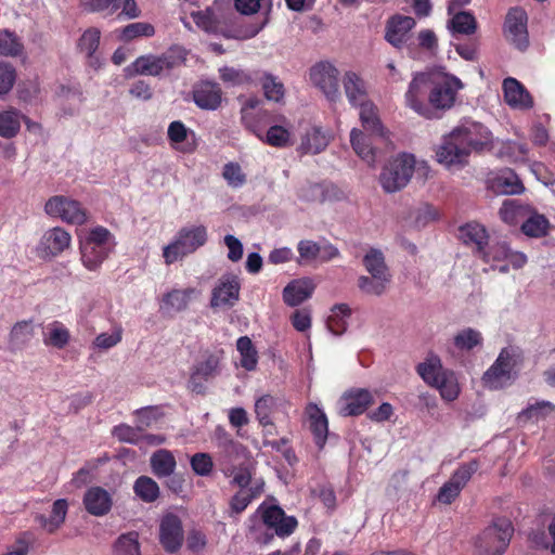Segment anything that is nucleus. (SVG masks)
Here are the masks:
<instances>
[{"instance_id":"nucleus-1","label":"nucleus","mask_w":555,"mask_h":555,"mask_svg":"<svg viewBox=\"0 0 555 555\" xmlns=\"http://www.w3.org/2000/svg\"><path fill=\"white\" fill-rule=\"evenodd\" d=\"M208 241L207 227L201 223L186 224L178 230L172 240L163 247V259L167 266L181 261L195 253Z\"/></svg>"},{"instance_id":"nucleus-2","label":"nucleus","mask_w":555,"mask_h":555,"mask_svg":"<svg viewBox=\"0 0 555 555\" xmlns=\"http://www.w3.org/2000/svg\"><path fill=\"white\" fill-rule=\"evenodd\" d=\"M116 246L115 236L103 227H95L80 241L81 262L90 271L98 270Z\"/></svg>"},{"instance_id":"nucleus-3","label":"nucleus","mask_w":555,"mask_h":555,"mask_svg":"<svg viewBox=\"0 0 555 555\" xmlns=\"http://www.w3.org/2000/svg\"><path fill=\"white\" fill-rule=\"evenodd\" d=\"M464 88L463 82L456 76L443 70L430 73V89L428 91L427 104L433 109L435 118L437 112H446L453 107L460 90Z\"/></svg>"},{"instance_id":"nucleus-4","label":"nucleus","mask_w":555,"mask_h":555,"mask_svg":"<svg viewBox=\"0 0 555 555\" xmlns=\"http://www.w3.org/2000/svg\"><path fill=\"white\" fill-rule=\"evenodd\" d=\"M416 166L414 155L402 153L391 158L379 175V183L387 193L403 189L411 180Z\"/></svg>"},{"instance_id":"nucleus-5","label":"nucleus","mask_w":555,"mask_h":555,"mask_svg":"<svg viewBox=\"0 0 555 555\" xmlns=\"http://www.w3.org/2000/svg\"><path fill=\"white\" fill-rule=\"evenodd\" d=\"M514 529L509 519L495 518L476 540L478 555H502L513 535Z\"/></svg>"},{"instance_id":"nucleus-6","label":"nucleus","mask_w":555,"mask_h":555,"mask_svg":"<svg viewBox=\"0 0 555 555\" xmlns=\"http://www.w3.org/2000/svg\"><path fill=\"white\" fill-rule=\"evenodd\" d=\"M182 62L181 55L169 50L163 54H145L139 56L125 68L126 77L160 76L169 73Z\"/></svg>"},{"instance_id":"nucleus-7","label":"nucleus","mask_w":555,"mask_h":555,"mask_svg":"<svg viewBox=\"0 0 555 555\" xmlns=\"http://www.w3.org/2000/svg\"><path fill=\"white\" fill-rule=\"evenodd\" d=\"M309 80L327 101L336 103L340 100L339 70L333 63L328 61L315 63L309 69Z\"/></svg>"},{"instance_id":"nucleus-8","label":"nucleus","mask_w":555,"mask_h":555,"mask_svg":"<svg viewBox=\"0 0 555 555\" xmlns=\"http://www.w3.org/2000/svg\"><path fill=\"white\" fill-rule=\"evenodd\" d=\"M517 357L513 348L501 350L495 362L485 372L482 380L490 389H500L509 385L516 376Z\"/></svg>"},{"instance_id":"nucleus-9","label":"nucleus","mask_w":555,"mask_h":555,"mask_svg":"<svg viewBox=\"0 0 555 555\" xmlns=\"http://www.w3.org/2000/svg\"><path fill=\"white\" fill-rule=\"evenodd\" d=\"M452 131L470 154L491 147L494 139L487 126L473 119L462 120Z\"/></svg>"},{"instance_id":"nucleus-10","label":"nucleus","mask_w":555,"mask_h":555,"mask_svg":"<svg viewBox=\"0 0 555 555\" xmlns=\"http://www.w3.org/2000/svg\"><path fill=\"white\" fill-rule=\"evenodd\" d=\"M454 135L453 131L442 137L436 147V159L449 170H459L467 165L470 153Z\"/></svg>"},{"instance_id":"nucleus-11","label":"nucleus","mask_w":555,"mask_h":555,"mask_svg":"<svg viewBox=\"0 0 555 555\" xmlns=\"http://www.w3.org/2000/svg\"><path fill=\"white\" fill-rule=\"evenodd\" d=\"M430 89V73H415L404 94L405 105L417 115L427 119L435 118L433 109L425 101V94Z\"/></svg>"},{"instance_id":"nucleus-12","label":"nucleus","mask_w":555,"mask_h":555,"mask_svg":"<svg viewBox=\"0 0 555 555\" xmlns=\"http://www.w3.org/2000/svg\"><path fill=\"white\" fill-rule=\"evenodd\" d=\"M198 294V291L194 287L170 288L159 297L158 311L163 317L172 319L188 310L190 304Z\"/></svg>"},{"instance_id":"nucleus-13","label":"nucleus","mask_w":555,"mask_h":555,"mask_svg":"<svg viewBox=\"0 0 555 555\" xmlns=\"http://www.w3.org/2000/svg\"><path fill=\"white\" fill-rule=\"evenodd\" d=\"M241 282L237 275H221L211 291L210 307L232 308L240 299Z\"/></svg>"},{"instance_id":"nucleus-14","label":"nucleus","mask_w":555,"mask_h":555,"mask_svg":"<svg viewBox=\"0 0 555 555\" xmlns=\"http://www.w3.org/2000/svg\"><path fill=\"white\" fill-rule=\"evenodd\" d=\"M477 469L478 463L476 461L460 466L450 479L439 489L437 501L444 505L451 504L460 495L461 491Z\"/></svg>"},{"instance_id":"nucleus-15","label":"nucleus","mask_w":555,"mask_h":555,"mask_svg":"<svg viewBox=\"0 0 555 555\" xmlns=\"http://www.w3.org/2000/svg\"><path fill=\"white\" fill-rule=\"evenodd\" d=\"M46 212L51 217L61 218L72 224H83L87 221V212L77 201L56 195L51 197L44 206Z\"/></svg>"},{"instance_id":"nucleus-16","label":"nucleus","mask_w":555,"mask_h":555,"mask_svg":"<svg viewBox=\"0 0 555 555\" xmlns=\"http://www.w3.org/2000/svg\"><path fill=\"white\" fill-rule=\"evenodd\" d=\"M263 524L274 529L275 534L285 538L291 535L297 527V519L293 516H286L284 511L276 505L261 504L256 512Z\"/></svg>"},{"instance_id":"nucleus-17","label":"nucleus","mask_w":555,"mask_h":555,"mask_svg":"<svg viewBox=\"0 0 555 555\" xmlns=\"http://www.w3.org/2000/svg\"><path fill=\"white\" fill-rule=\"evenodd\" d=\"M231 10L227 0H215L211 7L204 11L192 12L194 23L207 33H217L219 27L228 23V13Z\"/></svg>"},{"instance_id":"nucleus-18","label":"nucleus","mask_w":555,"mask_h":555,"mask_svg":"<svg viewBox=\"0 0 555 555\" xmlns=\"http://www.w3.org/2000/svg\"><path fill=\"white\" fill-rule=\"evenodd\" d=\"M70 234L60 227L47 230L37 246V253L41 258H54L70 247Z\"/></svg>"},{"instance_id":"nucleus-19","label":"nucleus","mask_w":555,"mask_h":555,"mask_svg":"<svg viewBox=\"0 0 555 555\" xmlns=\"http://www.w3.org/2000/svg\"><path fill=\"white\" fill-rule=\"evenodd\" d=\"M183 527L181 518L168 512L163 515L159 521V542L169 552H177L183 542Z\"/></svg>"},{"instance_id":"nucleus-20","label":"nucleus","mask_w":555,"mask_h":555,"mask_svg":"<svg viewBox=\"0 0 555 555\" xmlns=\"http://www.w3.org/2000/svg\"><path fill=\"white\" fill-rule=\"evenodd\" d=\"M299 263L313 261L326 262L339 256V250L332 244H319L311 240H302L297 245Z\"/></svg>"},{"instance_id":"nucleus-21","label":"nucleus","mask_w":555,"mask_h":555,"mask_svg":"<svg viewBox=\"0 0 555 555\" xmlns=\"http://www.w3.org/2000/svg\"><path fill=\"white\" fill-rule=\"evenodd\" d=\"M505 34L519 50L528 46L527 14L520 8L509 10L505 21Z\"/></svg>"},{"instance_id":"nucleus-22","label":"nucleus","mask_w":555,"mask_h":555,"mask_svg":"<svg viewBox=\"0 0 555 555\" xmlns=\"http://www.w3.org/2000/svg\"><path fill=\"white\" fill-rule=\"evenodd\" d=\"M415 24V20L411 16H392L386 24V41L396 49H402L408 42Z\"/></svg>"},{"instance_id":"nucleus-23","label":"nucleus","mask_w":555,"mask_h":555,"mask_svg":"<svg viewBox=\"0 0 555 555\" xmlns=\"http://www.w3.org/2000/svg\"><path fill=\"white\" fill-rule=\"evenodd\" d=\"M482 333L474 327H463L454 333L450 341L451 353L467 354L483 347Z\"/></svg>"},{"instance_id":"nucleus-24","label":"nucleus","mask_w":555,"mask_h":555,"mask_svg":"<svg viewBox=\"0 0 555 555\" xmlns=\"http://www.w3.org/2000/svg\"><path fill=\"white\" fill-rule=\"evenodd\" d=\"M220 359L217 354H208L198 361L192 371L189 385L193 391L202 392L204 383L215 377L218 373Z\"/></svg>"},{"instance_id":"nucleus-25","label":"nucleus","mask_w":555,"mask_h":555,"mask_svg":"<svg viewBox=\"0 0 555 555\" xmlns=\"http://www.w3.org/2000/svg\"><path fill=\"white\" fill-rule=\"evenodd\" d=\"M170 146L181 153H192L196 149V134L185 125L176 120L169 124L167 130Z\"/></svg>"},{"instance_id":"nucleus-26","label":"nucleus","mask_w":555,"mask_h":555,"mask_svg":"<svg viewBox=\"0 0 555 555\" xmlns=\"http://www.w3.org/2000/svg\"><path fill=\"white\" fill-rule=\"evenodd\" d=\"M82 503L90 515L101 517L111 511L113 499L108 491L95 486L85 492Z\"/></svg>"},{"instance_id":"nucleus-27","label":"nucleus","mask_w":555,"mask_h":555,"mask_svg":"<svg viewBox=\"0 0 555 555\" xmlns=\"http://www.w3.org/2000/svg\"><path fill=\"white\" fill-rule=\"evenodd\" d=\"M503 93L505 102L516 109H528L532 107L533 101L525 87L515 78H506L503 81Z\"/></svg>"},{"instance_id":"nucleus-28","label":"nucleus","mask_w":555,"mask_h":555,"mask_svg":"<svg viewBox=\"0 0 555 555\" xmlns=\"http://www.w3.org/2000/svg\"><path fill=\"white\" fill-rule=\"evenodd\" d=\"M315 284L310 278L294 280L283 291V299L286 305L296 307L311 297Z\"/></svg>"},{"instance_id":"nucleus-29","label":"nucleus","mask_w":555,"mask_h":555,"mask_svg":"<svg viewBox=\"0 0 555 555\" xmlns=\"http://www.w3.org/2000/svg\"><path fill=\"white\" fill-rule=\"evenodd\" d=\"M372 393L366 389L346 392L340 401V413L346 416L362 414L372 403Z\"/></svg>"},{"instance_id":"nucleus-30","label":"nucleus","mask_w":555,"mask_h":555,"mask_svg":"<svg viewBox=\"0 0 555 555\" xmlns=\"http://www.w3.org/2000/svg\"><path fill=\"white\" fill-rule=\"evenodd\" d=\"M154 413L152 408H145L137 411L138 416V428H133L126 424H120L115 426L113 429V436L116 437L119 441L128 442V443H137L139 441V430L144 429L151 425V417Z\"/></svg>"},{"instance_id":"nucleus-31","label":"nucleus","mask_w":555,"mask_h":555,"mask_svg":"<svg viewBox=\"0 0 555 555\" xmlns=\"http://www.w3.org/2000/svg\"><path fill=\"white\" fill-rule=\"evenodd\" d=\"M343 86L348 102L357 106L367 101V88L363 78L356 72L348 70L343 77Z\"/></svg>"},{"instance_id":"nucleus-32","label":"nucleus","mask_w":555,"mask_h":555,"mask_svg":"<svg viewBox=\"0 0 555 555\" xmlns=\"http://www.w3.org/2000/svg\"><path fill=\"white\" fill-rule=\"evenodd\" d=\"M460 237L466 244L476 249L480 256L488 246V231L478 222H468L460 228Z\"/></svg>"},{"instance_id":"nucleus-33","label":"nucleus","mask_w":555,"mask_h":555,"mask_svg":"<svg viewBox=\"0 0 555 555\" xmlns=\"http://www.w3.org/2000/svg\"><path fill=\"white\" fill-rule=\"evenodd\" d=\"M521 232L533 238L544 237L551 229L550 220L542 214L538 212L533 207H529L526 217L521 223Z\"/></svg>"},{"instance_id":"nucleus-34","label":"nucleus","mask_w":555,"mask_h":555,"mask_svg":"<svg viewBox=\"0 0 555 555\" xmlns=\"http://www.w3.org/2000/svg\"><path fill=\"white\" fill-rule=\"evenodd\" d=\"M306 413L309 418V426L314 436L315 443L322 448L326 441L328 423L325 413L314 403H310Z\"/></svg>"},{"instance_id":"nucleus-35","label":"nucleus","mask_w":555,"mask_h":555,"mask_svg":"<svg viewBox=\"0 0 555 555\" xmlns=\"http://www.w3.org/2000/svg\"><path fill=\"white\" fill-rule=\"evenodd\" d=\"M356 107L360 108L359 116L365 130L371 131L372 134L380 138H388V131L382 125L377 114V108L371 101L367 100Z\"/></svg>"},{"instance_id":"nucleus-36","label":"nucleus","mask_w":555,"mask_h":555,"mask_svg":"<svg viewBox=\"0 0 555 555\" xmlns=\"http://www.w3.org/2000/svg\"><path fill=\"white\" fill-rule=\"evenodd\" d=\"M195 104L203 109H217L221 103V91L212 82L201 83L193 93Z\"/></svg>"},{"instance_id":"nucleus-37","label":"nucleus","mask_w":555,"mask_h":555,"mask_svg":"<svg viewBox=\"0 0 555 555\" xmlns=\"http://www.w3.org/2000/svg\"><path fill=\"white\" fill-rule=\"evenodd\" d=\"M330 141L327 132L320 127H311L302 135L299 150L305 154H319L326 149Z\"/></svg>"},{"instance_id":"nucleus-38","label":"nucleus","mask_w":555,"mask_h":555,"mask_svg":"<svg viewBox=\"0 0 555 555\" xmlns=\"http://www.w3.org/2000/svg\"><path fill=\"white\" fill-rule=\"evenodd\" d=\"M261 142L273 146L283 149L289 145L291 133L282 126H271L267 132H263L260 125L250 130Z\"/></svg>"},{"instance_id":"nucleus-39","label":"nucleus","mask_w":555,"mask_h":555,"mask_svg":"<svg viewBox=\"0 0 555 555\" xmlns=\"http://www.w3.org/2000/svg\"><path fill=\"white\" fill-rule=\"evenodd\" d=\"M67 509V501L59 499L53 503L50 516L39 515L36 519L47 532L53 533L64 524Z\"/></svg>"},{"instance_id":"nucleus-40","label":"nucleus","mask_w":555,"mask_h":555,"mask_svg":"<svg viewBox=\"0 0 555 555\" xmlns=\"http://www.w3.org/2000/svg\"><path fill=\"white\" fill-rule=\"evenodd\" d=\"M150 464L153 474L157 478L170 477L176 467V457L169 450L160 449L151 455Z\"/></svg>"},{"instance_id":"nucleus-41","label":"nucleus","mask_w":555,"mask_h":555,"mask_svg":"<svg viewBox=\"0 0 555 555\" xmlns=\"http://www.w3.org/2000/svg\"><path fill=\"white\" fill-rule=\"evenodd\" d=\"M350 144L354 153L367 165L373 166L376 160L375 150L370 138L360 129L350 131Z\"/></svg>"},{"instance_id":"nucleus-42","label":"nucleus","mask_w":555,"mask_h":555,"mask_svg":"<svg viewBox=\"0 0 555 555\" xmlns=\"http://www.w3.org/2000/svg\"><path fill=\"white\" fill-rule=\"evenodd\" d=\"M491 183L496 193L519 194L524 190L518 176L511 169H503L498 172Z\"/></svg>"},{"instance_id":"nucleus-43","label":"nucleus","mask_w":555,"mask_h":555,"mask_svg":"<svg viewBox=\"0 0 555 555\" xmlns=\"http://www.w3.org/2000/svg\"><path fill=\"white\" fill-rule=\"evenodd\" d=\"M42 339L48 347L63 349L70 340V332L62 322L53 321L46 326Z\"/></svg>"},{"instance_id":"nucleus-44","label":"nucleus","mask_w":555,"mask_h":555,"mask_svg":"<svg viewBox=\"0 0 555 555\" xmlns=\"http://www.w3.org/2000/svg\"><path fill=\"white\" fill-rule=\"evenodd\" d=\"M416 371L422 379L429 386L437 384L439 378L448 371L443 370L441 360L436 354H428L426 359L421 362Z\"/></svg>"},{"instance_id":"nucleus-45","label":"nucleus","mask_w":555,"mask_h":555,"mask_svg":"<svg viewBox=\"0 0 555 555\" xmlns=\"http://www.w3.org/2000/svg\"><path fill=\"white\" fill-rule=\"evenodd\" d=\"M24 115L16 108L10 107L0 112V137L12 139L21 130Z\"/></svg>"},{"instance_id":"nucleus-46","label":"nucleus","mask_w":555,"mask_h":555,"mask_svg":"<svg viewBox=\"0 0 555 555\" xmlns=\"http://www.w3.org/2000/svg\"><path fill=\"white\" fill-rule=\"evenodd\" d=\"M529 207L517 199H505L499 210V216L506 224L516 225L522 223Z\"/></svg>"},{"instance_id":"nucleus-47","label":"nucleus","mask_w":555,"mask_h":555,"mask_svg":"<svg viewBox=\"0 0 555 555\" xmlns=\"http://www.w3.org/2000/svg\"><path fill=\"white\" fill-rule=\"evenodd\" d=\"M263 486L262 480H255L248 489H241L231 499V511L235 514L242 513L263 491Z\"/></svg>"},{"instance_id":"nucleus-48","label":"nucleus","mask_w":555,"mask_h":555,"mask_svg":"<svg viewBox=\"0 0 555 555\" xmlns=\"http://www.w3.org/2000/svg\"><path fill=\"white\" fill-rule=\"evenodd\" d=\"M350 314L351 310L346 304L334 306L327 317L328 331L335 336L344 334L348 327Z\"/></svg>"},{"instance_id":"nucleus-49","label":"nucleus","mask_w":555,"mask_h":555,"mask_svg":"<svg viewBox=\"0 0 555 555\" xmlns=\"http://www.w3.org/2000/svg\"><path fill=\"white\" fill-rule=\"evenodd\" d=\"M447 28L453 34L470 36L477 29V21L469 12H457L447 23Z\"/></svg>"},{"instance_id":"nucleus-50","label":"nucleus","mask_w":555,"mask_h":555,"mask_svg":"<svg viewBox=\"0 0 555 555\" xmlns=\"http://www.w3.org/2000/svg\"><path fill=\"white\" fill-rule=\"evenodd\" d=\"M100 40L101 31L96 27L86 29L78 40L79 51L90 59L91 64L99 62V57L95 53L100 46Z\"/></svg>"},{"instance_id":"nucleus-51","label":"nucleus","mask_w":555,"mask_h":555,"mask_svg":"<svg viewBox=\"0 0 555 555\" xmlns=\"http://www.w3.org/2000/svg\"><path fill=\"white\" fill-rule=\"evenodd\" d=\"M113 555H141L139 534L134 531L120 534L112 545Z\"/></svg>"},{"instance_id":"nucleus-52","label":"nucleus","mask_w":555,"mask_h":555,"mask_svg":"<svg viewBox=\"0 0 555 555\" xmlns=\"http://www.w3.org/2000/svg\"><path fill=\"white\" fill-rule=\"evenodd\" d=\"M555 416V405L548 401H538L530 404L526 410L519 414L520 421H531L540 423L547 418Z\"/></svg>"},{"instance_id":"nucleus-53","label":"nucleus","mask_w":555,"mask_h":555,"mask_svg":"<svg viewBox=\"0 0 555 555\" xmlns=\"http://www.w3.org/2000/svg\"><path fill=\"white\" fill-rule=\"evenodd\" d=\"M236 349L240 353V365L246 371H255L258 364V352L247 336H242L236 341Z\"/></svg>"},{"instance_id":"nucleus-54","label":"nucleus","mask_w":555,"mask_h":555,"mask_svg":"<svg viewBox=\"0 0 555 555\" xmlns=\"http://www.w3.org/2000/svg\"><path fill=\"white\" fill-rule=\"evenodd\" d=\"M363 264L370 275L391 278L385 263L384 254L378 249L371 248L363 257Z\"/></svg>"},{"instance_id":"nucleus-55","label":"nucleus","mask_w":555,"mask_h":555,"mask_svg":"<svg viewBox=\"0 0 555 555\" xmlns=\"http://www.w3.org/2000/svg\"><path fill=\"white\" fill-rule=\"evenodd\" d=\"M135 495L145 503H153L159 496V487L157 482L147 476H140L133 485Z\"/></svg>"},{"instance_id":"nucleus-56","label":"nucleus","mask_w":555,"mask_h":555,"mask_svg":"<svg viewBox=\"0 0 555 555\" xmlns=\"http://www.w3.org/2000/svg\"><path fill=\"white\" fill-rule=\"evenodd\" d=\"M431 386L439 390L441 398L446 401H454L460 395L457 377L451 371H447L438 383Z\"/></svg>"},{"instance_id":"nucleus-57","label":"nucleus","mask_w":555,"mask_h":555,"mask_svg":"<svg viewBox=\"0 0 555 555\" xmlns=\"http://www.w3.org/2000/svg\"><path fill=\"white\" fill-rule=\"evenodd\" d=\"M389 282V278L361 275L358 279V287L365 295L380 296L386 291Z\"/></svg>"},{"instance_id":"nucleus-58","label":"nucleus","mask_w":555,"mask_h":555,"mask_svg":"<svg viewBox=\"0 0 555 555\" xmlns=\"http://www.w3.org/2000/svg\"><path fill=\"white\" fill-rule=\"evenodd\" d=\"M225 477L231 478V485L241 489H248L251 482V472L248 465L240 464L238 466L230 465L222 468Z\"/></svg>"},{"instance_id":"nucleus-59","label":"nucleus","mask_w":555,"mask_h":555,"mask_svg":"<svg viewBox=\"0 0 555 555\" xmlns=\"http://www.w3.org/2000/svg\"><path fill=\"white\" fill-rule=\"evenodd\" d=\"M222 177L227 184L233 189L242 188L247 181L242 166L235 162H229L223 166Z\"/></svg>"},{"instance_id":"nucleus-60","label":"nucleus","mask_w":555,"mask_h":555,"mask_svg":"<svg viewBox=\"0 0 555 555\" xmlns=\"http://www.w3.org/2000/svg\"><path fill=\"white\" fill-rule=\"evenodd\" d=\"M511 248L505 242L493 243L487 246L480 257L483 261L496 267L499 262H507Z\"/></svg>"},{"instance_id":"nucleus-61","label":"nucleus","mask_w":555,"mask_h":555,"mask_svg":"<svg viewBox=\"0 0 555 555\" xmlns=\"http://www.w3.org/2000/svg\"><path fill=\"white\" fill-rule=\"evenodd\" d=\"M34 326L31 321L17 322L11 330L10 344L14 348H20L31 339Z\"/></svg>"},{"instance_id":"nucleus-62","label":"nucleus","mask_w":555,"mask_h":555,"mask_svg":"<svg viewBox=\"0 0 555 555\" xmlns=\"http://www.w3.org/2000/svg\"><path fill=\"white\" fill-rule=\"evenodd\" d=\"M23 51V44L18 37L9 30H0V54L4 56H16Z\"/></svg>"},{"instance_id":"nucleus-63","label":"nucleus","mask_w":555,"mask_h":555,"mask_svg":"<svg viewBox=\"0 0 555 555\" xmlns=\"http://www.w3.org/2000/svg\"><path fill=\"white\" fill-rule=\"evenodd\" d=\"M274 405L275 400L270 395H263L256 400L255 413L261 426H272L271 412Z\"/></svg>"},{"instance_id":"nucleus-64","label":"nucleus","mask_w":555,"mask_h":555,"mask_svg":"<svg viewBox=\"0 0 555 555\" xmlns=\"http://www.w3.org/2000/svg\"><path fill=\"white\" fill-rule=\"evenodd\" d=\"M262 89L269 101L280 102L285 94L283 83L273 75L264 74L262 77Z\"/></svg>"}]
</instances>
